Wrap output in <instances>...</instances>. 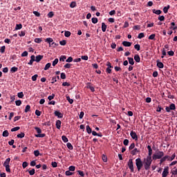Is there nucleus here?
<instances>
[{
  "instance_id": "obj_1",
  "label": "nucleus",
  "mask_w": 177,
  "mask_h": 177,
  "mask_svg": "<svg viewBox=\"0 0 177 177\" xmlns=\"http://www.w3.org/2000/svg\"><path fill=\"white\" fill-rule=\"evenodd\" d=\"M151 162H153V159H151V158L147 157L144 158L143 164L145 171H149V169H150Z\"/></svg>"
},
{
  "instance_id": "obj_2",
  "label": "nucleus",
  "mask_w": 177,
  "mask_h": 177,
  "mask_svg": "<svg viewBox=\"0 0 177 177\" xmlns=\"http://www.w3.org/2000/svg\"><path fill=\"white\" fill-rule=\"evenodd\" d=\"M164 156V152L159 151L156 153H154L152 156V159L156 161V160H161L162 158V156Z\"/></svg>"
},
{
  "instance_id": "obj_3",
  "label": "nucleus",
  "mask_w": 177,
  "mask_h": 177,
  "mask_svg": "<svg viewBox=\"0 0 177 177\" xmlns=\"http://www.w3.org/2000/svg\"><path fill=\"white\" fill-rule=\"evenodd\" d=\"M136 165L139 172L142 169V167H143L144 165L143 162L142 161V159H140V158L136 159Z\"/></svg>"
},
{
  "instance_id": "obj_4",
  "label": "nucleus",
  "mask_w": 177,
  "mask_h": 177,
  "mask_svg": "<svg viewBox=\"0 0 177 177\" xmlns=\"http://www.w3.org/2000/svg\"><path fill=\"white\" fill-rule=\"evenodd\" d=\"M45 42H47V44H49V46H53V48H56V46H58L59 44L55 43L53 41V39L48 37L45 39Z\"/></svg>"
},
{
  "instance_id": "obj_5",
  "label": "nucleus",
  "mask_w": 177,
  "mask_h": 177,
  "mask_svg": "<svg viewBox=\"0 0 177 177\" xmlns=\"http://www.w3.org/2000/svg\"><path fill=\"white\" fill-rule=\"evenodd\" d=\"M35 129L36 132H37V133H39V134L35 135L36 138H45L46 134L45 133L41 134V133L42 132V130L39 127H35Z\"/></svg>"
},
{
  "instance_id": "obj_6",
  "label": "nucleus",
  "mask_w": 177,
  "mask_h": 177,
  "mask_svg": "<svg viewBox=\"0 0 177 177\" xmlns=\"http://www.w3.org/2000/svg\"><path fill=\"white\" fill-rule=\"evenodd\" d=\"M169 174V167L167 166L164 168V170L162 173V177H167L168 176Z\"/></svg>"
},
{
  "instance_id": "obj_7",
  "label": "nucleus",
  "mask_w": 177,
  "mask_h": 177,
  "mask_svg": "<svg viewBox=\"0 0 177 177\" xmlns=\"http://www.w3.org/2000/svg\"><path fill=\"white\" fill-rule=\"evenodd\" d=\"M127 165L131 171V172H133V160L132 159H129L127 163Z\"/></svg>"
},
{
  "instance_id": "obj_8",
  "label": "nucleus",
  "mask_w": 177,
  "mask_h": 177,
  "mask_svg": "<svg viewBox=\"0 0 177 177\" xmlns=\"http://www.w3.org/2000/svg\"><path fill=\"white\" fill-rule=\"evenodd\" d=\"M147 149H148V156L147 157L151 158V154H153V149H151V146L148 145Z\"/></svg>"
},
{
  "instance_id": "obj_9",
  "label": "nucleus",
  "mask_w": 177,
  "mask_h": 177,
  "mask_svg": "<svg viewBox=\"0 0 177 177\" xmlns=\"http://www.w3.org/2000/svg\"><path fill=\"white\" fill-rule=\"evenodd\" d=\"M130 136L134 140H138V134H136V132L131 131L130 133Z\"/></svg>"
},
{
  "instance_id": "obj_10",
  "label": "nucleus",
  "mask_w": 177,
  "mask_h": 177,
  "mask_svg": "<svg viewBox=\"0 0 177 177\" xmlns=\"http://www.w3.org/2000/svg\"><path fill=\"white\" fill-rule=\"evenodd\" d=\"M54 115H55V117H57L58 118H63V113H62L60 111H55L54 112Z\"/></svg>"
},
{
  "instance_id": "obj_11",
  "label": "nucleus",
  "mask_w": 177,
  "mask_h": 177,
  "mask_svg": "<svg viewBox=\"0 0 177 177\" xmlns=\"http://www.w3.org/2000/svg\"><path fill=\"white\" fill-rule=\"evenodd\" d=\"M138 153H140V149H138V148H135L134 149H133L131 151V154L132 156H136V154H138Z\"/></svg>"
},
{
  "instance_id": "obj_12",
  "label": "nucleus",
  "mask_w": 177,
  "mask_h": 177,
  "mask_svg": "<svg viewBox=\"0 0 177 177\" xmlns=\"http://www.w3.org/2000/svg\"><path fill=\"white\" fill-rule=\"evenodd\" d=\"M34 62H35V55H31L30 60L28 64H29V66H32V63H34Z\"/></svg>"
},
{
  "instance_id": "obj_13",
  "label": "nucleus",
  "mask_w": 177,
  "mask_h": 177,
  "mask_svg": "<svg viewBox=\"0 0 177 177\" xmlns=\"http://www.w3.org/2000/svg\"><path fill=\"white\" fill-rule=\"evenodd\" d=\"M57 129H60L62 128V121L57 120L55 123Z\"/></svg>"
},
{
  "instance_id": "obj_14",
  "label": "nucleus",
  "mask_w": 177,
  "mask_h": 177,
  "mask_svg": "<svg viewBox=\"0 0 177 177\" xmlns=\"http://www.w3.org/2000/svg\"><path fill=\"white\" fill-rule=\"evenodd\" d=\"M156 63L157 67H158V68H164V64H162V62H160L159 60H157Z\"/></svg>"
},
{
  "instance_id": "obj_15",
  "label": "nucleus",
  "mask_w": 177,
  "mask_h": 177,
  "mask_svg": "<svg viewBox=\"0 0 177 177\" xmlns=\"http://www.w3.org/2000/svg\"><path fill=\"white\" fill-rule=\"evenodd\" d=\"M42 59H44V55H39L36 56V59H35V61H36L37 63H39V61L42 60Z\"/></svg>"
},
{
  "instance_id": "obj_16",
  "label": "nucleus",
  "mask_w": 177,
  "mask_h": 177,
  "mask_svg": "<svg viewBox=\"0 0 177 177\" xmlns=\"http://www.w3.org/2000/svg\"><path fill=\"white\" fill-rule=\"evenodd\" d=\"M10 163V158H8L3 163V167H9Z\"/></svg>"
},
{
  "instance_id": "obj_17",
  "label": "nucleus",
  "mask_w": 177,
  "mask_h": 177,
  "mask_svg": "<svg viewBox=\"0 0 177 177\" xmlns=\"http://www.w3.org/2000/svg\"><path fill=\"white\" fill-rule=\"evenodd\" d=\"M131 45H132V43H131V42H129V41H122V46H123L129 47V46H131Z\"/></svg>"
},
{
  "instance_id": "obj_18",
  "label": "nucleus",
  "mask_w": 177,
  "mask_h": 177,
  "mask_svg": "<svg viewBox=\"0 0 177 177\" xmlns=\"http://www.w3.org/2000/svg\"><path fill=\"white\" fill-rule=\"evenodd\" d=\"M134 60L137 63H140V56H139V55H134Z\"/></svg>"
},
{
  "instance_id": "obj_19",
  "label": "nucleus",
  "mask_w": 177,
  "mask_h": 177,
  "mask_svg": "<svg viewBox=\"0 0 177 177\" xmlns=\"http://www.w3.org/2000/svg\"><path fill=\"white\" fill-rule=\"evenodd\" d=\"M107 29V25L104 24V22L102 23V30L103 32H106V30Z\"/></svg>"
},
{
  "instance_id": "obj_20",
  "label": "nucleus",
  "mask_w": 177,
  "mask_h": 177,
  "mask_svg": "<svg viewBox=\"0 0 177 177\" xmlns=\"http://www.w3.org/2000/svg\"><path fill=\"white\" fill-rule=\"evenodd\" d=\"M17 71H19V68L16 67V66H13L10 68V73H17Z\"/></svg>"
},
{
  "instance_id": "obj_21",
  "label": "nucleus",
  "mask_w": 177,
  "mask_h": 177,
  "mask_svg": "<svg viewBox=\"0 0 177 177\" xmlns=\"http://www.w3.org/2000/svg\"><path fill=\"white\" fill-rule=\"evenodd\" d=\"M127 59L129 60V64H131V66H133L135 64V62L133 61V58H132V57H127Z\"/></svg>"
},
{
  "instance_id": "obj_22",
  "label": "nucleus",
  "mask_w": 177,
  "mask_h": 177,
  "mask_svg": "<svg viewBox=\"0 0 177 177\" xmlns=\"http://www.w3.org/2000/svg\"><path fill=\"white\" fill-rule=\"evenodd\" d=\"M153 13H155V15H161V13H162V11H161V10H156V9H153L152 10Z\"/></svg>"
},
{
  "instance_id": "obj_23",
  "label": "nucleus",
  "mask_w": 177,
  "mask_h": 177,
  "mask_svg": "<svg viewBox=\"0 0 177 177\" xmlns=\"http://www.w3.org/2000/svg\"><path fill=\"white\" fill-rule=\"evenodd\" d=\"M170 174H171V175H177V169H176V167L173 168L171 170Z\"/></svg>"
},
{
  "instance_id": "obj_24",
  "label": "nucleus",
  "mask_w": 177,
  "mask_h": 177,
  "mask_svg": "<svg viewBox=\"0 0 177 177\" xmlns=\"http://www.w3.org/2000/svg\"><path fill=\"white\" fill-rule=\"evenodd\" d=\"M2 136H3V138H8V136H9V131L8 130L4 131L2 133Z\"/></svg>"
},
{
  "instance_id": "obj_25",
  "label": "nucleus",
  "mask_w": 177,
  "mask_h": 177,
  "mask_svg": "<svg viewBox=\"0 0 177 177\" xmlns=\"http://www.w3.org/2000/svg\"><path fill=\"white\" fill-rule=\"evenodd\" d=\"M50 66H52V64H50V63L46 64L45 67H44V70L45 71H46L47 70H49V68H50Z\"/></svg>"
},
{
  "instance_id": "obj_26",
  "label": "nucleus",
  "mask_w": 177,
  "mask_h": 177,
  "mask_svg": "<svg viewBox=\"0 0 177 177\" xmlns=\"http://www.w3.org/2000/svg\"><path fill=\"white\" fill-rule=\"evenodd\" d=\"M66 100H68L70 104H73V103H74V100L70 98V96H66Z\"/></svg>"
},
{
  "instance_id": "obj_27",
  "label": "nucleus",
  "mask_w": 177,
  "mask_h": 177,
  "mask_svg": "<svg viewBox=\"0 0 177 177\" xmlns=\"http://www.w3.org/2000/svg\"><path fill=\"white\" fill-rule=\"evenodd\" d=\"M21 28H23V25H21V24H17L15 26V30H21Z\"/></svg>"
},
{
  "instance_id": "obj_28",
  "label": "nucleus",
  "mask_w": 177,
  "mask_h": 177,
  "mask_svg": "<svg viewBox=\"0 0 177 177\" xmlns=\"http://www.w3.org/2000/svg\"><path fill=\"white\" fill-rule=\"evenodd\" d=\"M86 129L87 133H92V129L91 128V127H89V125H87L86 127Z\"/></svg>"
},
{
  "instance_id": "obj_29",
  "label": "nucleus",
  "mask_w": 177,
  "mask_h": 177,
  "mask_svg": "<svg viewBox=\"0 0 177 177\" xmlns=\"http://www.w3.org/2000/svg\"><path fill=\"white\" fill-rule=\"evenodd\" d=\"M66 147H68V149L69 150H73V149H74V147H73V145H71V143H70V142H68L66 144Z\"/></svg>"
},
{
  "instance_id": "obj_30",
  "label": "nucleus",
  "mask_w": 177,
  "mask_h": 177,
  "mask_svg": "<svg viewBox=\"0 0 177 177\" xmlns=\"http://www.w3.org/2000/svg\"><path fill=\"white\" fill-rule=\"evenodd\" d=\"M26 136V134L24 133H21L17 136V138H19V139H23Z\"/></svg>"
},
{
  "instance_id": "obj_31",
  "label": "nucleus",
  "mask_w": 177,
  "mask_h": 177,
  "mask_svg": "<svg viewBox=\"0 0 177 177\" xmlns=\"http://www.w3.org/2000/svg\"><path fill=\"white\" fill-rule=\"evenodd\" d=\"M62 139L64 143H67L68 142V138L66 136H62Z\"/></svg>"
},
{
  "instance_id": "obj_32",
  "label": "nucleus",
  "mask_w": 177,
  "mask_h": 177,
  "mask_svg": "<svg viewBox=\"0 0 177 177\" xmlns=\"http://www.w3.org/2000/svg\"><path fill=\"white\" fill-rule=\"evenodd\" d=\"M138 39H142V38H145V33L140 32L138 36Z\"/></svg>"
},
{
  "instance_id": "obj_33",
  "label": "nucleus",
  "mask_w": 177,
  "mask_h": 177,
  "mask_svg": "<svg viewBox=\"0 0 177 177\" xmlns=\"http://www.w3.org/2000/svg\"><path fill=\"white\" fill-rule=\"evenodd\" d=\"M169 8H170L169 5H168L166 7H164L163 8L164 13H168V9H169Z\"/></svg>"
},
{
  "instance_id": "obj_34",
  "label": "nucleus",
  "mask_w": 177,
  "mask_h": 177,
  "mask_svg": "<svg viewBox=\"0 0 177 177\" xmlns=\"http://www.w3.org/2000/svg\"><path fill=\"white\" fill-rule=\"evenodd\" d=\"M31 109V106L30 105H26L25 108V113H28L30 110Z\"/></svg>"
},
{
  "instance_id": "obj_35",
  "label": "nucleus",
  "mask_w": 177,
  "mask_h": 177,
  "mask_svg": "<svg viewBox=\"0 0 177 177\" xmlns=\"http://www.w3.org/2000/svg\"><path fill=\"white\" fill-rule=\"evenodd\" d=\"M53 16H55V13H53V12L51 11V12H48V17L49 19H52V17H53Z\"/></svg>"
},
{
  "instance_id": "obj_36",
  "label": "nucleus",
  "mask_w": 177,
  "mask_h": 177,
  "mask_svg": "<svg viewBox=\"0 0 177 177\" xmlns=\"http://www.w3.org/2000/svg\"><path fill=\"white\" fill-rule=\"evenodd\" d=\"M162 56L161 57L162 59H164V56H167V51L165 50V48H163L162 50Z\"/></svg>"
},
{
  "instance_id": "obj_37",
  "label": "nucleus",
  "mask_w": 177,
  "mask_h": 177,
  "mask_svg": "<svg viewBox=\"0 0 177 177\" xmlns=\"http://www.w3.org/2000/svg\"><path fill=\"white\" fill-rule=\"evenodd\" d=\"M41 41H42V39H41V38H35V42L36 44H41Z\"/></svg>"
},
{
  "instance_id": "obj_38",
  "label": "nucleus",
  "mask_w": 177,
  "mask_h": 177,
  "mask_svg": "<svg viewBox=\"0 0 177 177\" xmlns=\"http://www.w3.org/2000/svg\"><path fill=\"white\" fill-rule=\"evenodd\" d=\"M123 145H124V146H128V145H129V140L124 139L123 141Z\"/></svg>"
},
{
  "instance_id": "obj_39",
  "label": "nucleus",
  "mask_w": 177,
  "mask_h": 177,
  "mask_svg": "<svg viewBox=\"0 0 177 177\" xmlns=\"http://www.w3.org/2000/svg\"><path fill=\"white\" fill-rule=\"evenodd\" d=\"M77 6V3L75 1H72L70 4V8H75Z\"/></svg>"
},
{
  "instance_id": "obj_40",
  "label": "nucleus",
  "mask_w": 177,
  "mask_h": 177,
  "mask_svg": "<svg viewBox=\"0 0 177 177\" xmlns=\"http://www.w3.org/2000/svg\"><path fill=\"white\" fill-rule=\"evenodd\" d=\"M6 49V47L5 46H3L0 48L1 53H5V50Z\"/></svg>"
},
{
  "instance_id": "obj_41",
  "label": "nucleus",
  "mask_w": 177,
  "mask_h": 177,
  "mask_svg": "<svg viewBox=\"0 0 177 177\" xmlns=\"http://www.w3.org/2000/svg\"><path fill=\"white\" fill-rule=\"evenodd\" d=\"M59 63V59L56 58L53 62V67H55V66H56V64H57Z\"/></svg>"
},
{
  "instance_id": "obj_42",
  "label": "nucleus",
  "mask_w": 177,
  "mask_h": 177,
  "mask_svg": "<svg viewBox=\"0 0 177 177\" xmlns=\"http://www.w3.org/2000/svg\"><path fill=\"white\" fill-rule=\"evenodd\" d=\"M17 96H18V97L23 99V97H24V94L23 93V92H20V93H17Z\"/></svg>"
},
{
  "instance_id": "obj_43",
  "label": "nucleus",
  "mask_w": 177,
  "mask_h": 177,
  "mask_svg": "<svg viewBox=\"0 0 177 177\" xmlns=\"http://www.w3.org/2000/svg\"><path fill=\"white\" fill-rule=\"evenodd\" d=\"M20 129V127H16L12 129H11V132H16V131H19Z\"/></svg>"
},
{
  "instance_id": "obj_44",
  "label": "nucleus",
  "mask_w": 177,
  "mask_h": 177,
  "mask_svg": "<svg viewBox=\"0 0 177 177\" xmlns=\"http://www.w3.org/2000/svg\"><path fill=\"white\" fill-rule=\"evenodd\" d=\"M66 59H67V57H66V55H62L59 58V61L64 62V60H66Z\"/></svg>"
},
{
  "instance_id": "obj_45",
  "label": "nucleus",
  "mask_w": 177,
  "mask_h": 177,
  "mask_svg": "<svg viewBox=\"0 0 177 177\" xmlns=\"http://www.w3.org/2000/svg\"><path fill=\"white\" fill-rule=\"evenodd\" d=\"M65 175L66 176H71V175H73V172L70 171V170H68L65 172Z\"/></svg>"
},
{
  "instance_id": "obj_46",
  "label": "nucleus",
  "mask_w": 177,
  "mask_h": 177,
  "mask_svg": "<svg viewBox=\"0 0 177 177\" xmlns=\"http://www.w3.org/2000/svg\"><path fill=\"white\" fill-rule=\"evenodd\" d=\"M21 56V57H26L28 56V52L24 51V53H22Z\"/></svg>"
},
{
  "instance_id": "obj_47",
  "label": "nucleus",
  "mask_w": 177,
  "mask_h": 177,
  "mask_svg": "<svg viewBox=\"0 0 177 177\" xmlns=\"http://www.w3.org/2000/svg\"><path fill=\"white\" fill-rule=\"evenodd\" d=\"M91 21H92V23H93V24H96V23H97V21H98L97 18H96V17L92 18Z\"/></svg>"
},
{
  "instance_id": "obj_48",
  "label": "nucleus",
  "mask_w": 177,
  "mask_h": 177,
  "mask_svg": "<svg viewBox=\"0 0 177 177\" xmlns=\"http://www.w3.org/2000/svg\"><path fill=\"white\" fill-rule=\"evenodd\" d=\"M71 35V32L70 31H65L64 36L68 38Z\"/></svg>"
},
{
  "instance_id": "obj_49",
  "label": "nucleus",
  "mask_w": 177,
  "mask_h": 177,
  "mask_svg": "<svg viewBox=\"0 0 177 177\" xmlns=\"http://www.w3.org/2000/svg\"><path fill=\"white\" fill-rule=\"evenodd\" d=\"M66 44H67V41L66 40H62L59 41V44L62 45V46H66Z\"/></svg>"
},
{
  "instance_id": "obj_50",
  "label": "nucleus",
  "mask_w": 177,
  "mask_h": 177,
  "mask_svg": "<svg viewBox=\"0 0 177 177\" xmlns=\"http://www.w3.org/2000/svg\"><path fill=\"white\" fill-rule=\"evenodd\" d=\"M135 149V143H131V145L129 147V150H133Z\"/></svg>"
},
{
  "instance_id": "obj_51",
  "label": "nucleus",
  "mask_w": 177,
  "mask_h": 177,
  "mask_svg": "<svg viewBox=\"0 0 177 177\" xmlns=\"http://www.w3.org/2000/svg\"><path fill=\"white\" fill-rule=\"evenodd\" d=\"M33 15H35L36 17H39L41 16V13L38 12L37 11H33Z\"/></svg>"
},
{
  "instance_id": "obj_52",
  "label": "nucleus",
  "mask_w": 177,
  "mask_h": 177,
  "mask_svg": "<svg viewBox=\"0 0 177 177\" xmlns=\"http://www.w3.org/2000/svg\"><path fill=\"white\" fill-rule=\"evenodd\" d=\"M35 174V169H32L31 170L29 171V174L32 176V175H34Z\"/></svg>"
},
{
  "instance_id": "obj_53",
  "label": "nucleus",
  "mask_w": 177,
  "mask_h": 177,
  "mask_svg": "<svg viewBox=\"0 0 177 177\" xmlns=\"http://www.w3.org/2000/svg\"><path fill=\"white\" fill-rule=\"evenodd\" d=\"M169 107L170 108V110H175V109H176L175 104H170V106Z\"/></svg>"
},
{
  "instance_id": "obj_54",
  "label": "nucleus",
  "mask_w": 177,
  "mask_h": 177,
  "mask_svg": "<svg viewBox=\"0 0 177 177\" xmlns=\"http://www.w3.org/2000/svg\"><path fill=\"white\" fill-rule=\"evenodd\" d=\"M48 100H53V99H55V94L53 93L51 95H49L48 97Z\"/></svg>"
},
{
  "instance_id": "obj_55",
  "label": "nucleus",
  "mask_w": 177,
  "mask_h": 177,
  "mask_svg": "<svg viewBox=\"0 0 177 177\" xmlns=\"http://www.w3.org/2000/svg\"><path fill=\"white\" fill-rule=\"evenodd\" d=\"M37 78H38V75H34L33 76H32V81H37Z\"/></svg>"
},
{
  "instance_id": "obj_56",
  "label": "nucleus",
  "mask_w": 177,
  "mask_h": 177,
  "mask_svg": "<svg viewBox=\"0 0 177 177\" xmlns=\"http://www.w3.org/2000/svg\"><path fill=\"white\" fill-rule=\"evenodd\" d=\"M22 167L23 168H27V167H28V162H24L23 164H22Z\"/></svg>"
},
{
  "instance_id": "obj_57",
  "label": "nucleus",
  "mask_w": 177,
  "mask_h": 177,
  "mask_svg": "<svg viewBox=\"0 0 177 177\" xmlns=\"http://www.w3.org/2000/svg\"><path fill=\"white\" fill-rule=\"evenodd\" d=\"M34 155L35 156V157H38L39 156V150L34 151Z\"/></svg>"
},
{
  "instance_id": "obj_58",
  "label": "nucleus",
  "mask_w": 177,
  "mask_h": 177,
  "mask_svg": "<svg viewBox=\"0 0 177 177\" xmlns=\"http://www.w3.org/2000/svg\"><path fill=\"white\" fill-rule=\"evenodd\" d=\"M134 48L136 49V50H140V45L139 44H136L134 46Z\"/></svg>"
},
{
  "instance_id": "obj_59",
  "label": "nucleus",
  "mask_w": 177,
  "mask_h": 177,
  "mask_svg": "<svg viewBox=\"0 0 177 177\" xmlns=\"http://www.w3.org/2000/svg\"><path fill=\"white\" fill-rule=\"evenodd\" d=\"M16 106H21V100L15 101Z\"/></svg>"
},
{
  "instance_id": "obj_60",
  "label": "nucleus",
  "mask_w": 177,
  "mask_h": 177,
  "mask_svg": "<svg viewBox=\"0 0 177 177\" xmlns=\"http://www.w3.org/2000/svg\"><path fill=\"white\" fill-rule=\"evenodd\" d=\"M68 169H69V171H75V166H70Z\"/></svg>"
},
{
  "instance_id": "obj_61",
  "label": "nucleus",
  "mask_w": 177,
  "mask_h": 177,
  "mask_svg": "<svg viewBox=\"0 0 177 177\" xmlns=\"http://www.w3.org/2000/svg\"><path fill=\"white\" fill-rule=\"evenodd\" d=\"M66 63H71V62H73V58L72 57H69L66 60Z\"/></svg>"
},
{
  "instance_id": "obj_62",
  "label": "nucleus",
  "mask_w": 177,
  "mask_h": 177,
  "mask_svg": "<svg viewBox=\"0 0 177 177\" xmlns=\"http://www.w3.org/2000/svg\"><path fill=\"white\" fill-rule=\"evenodd\" d=\"M156 38V34H152L149 37V39H154Z\"/></svg>"
},
{
  "instance_id": "obj_63",
  "label": "nucleus",
  "mask_w": 177,
  "mask_h": 177,
  "mask_svg": "<svg viewBox=\"0 0 177 177\" xmlns=\"http://www.w3.org/2000/svg\"><path fill=\"white\" fill-rule=\"evenodd\" d=\"M169 56H174V55H175V53H174L173 50H170L169 52H167Z\"/></svg>"
},
{
  "instance_id": "obj_64",
  "label": "nucleus",
  "mask_w": 177,
  "mask_h": 177,
  "mask_svg": "<svg viewBox=\"0 0 177 177\" xmlns=\"http://www.w3.org/2000/svg\"><path fill=\"white\" fill-rule=\"evenodd\" d=\"M61 78H62V80H66V73H61Z\"/></svg>"
}]
</instances>
